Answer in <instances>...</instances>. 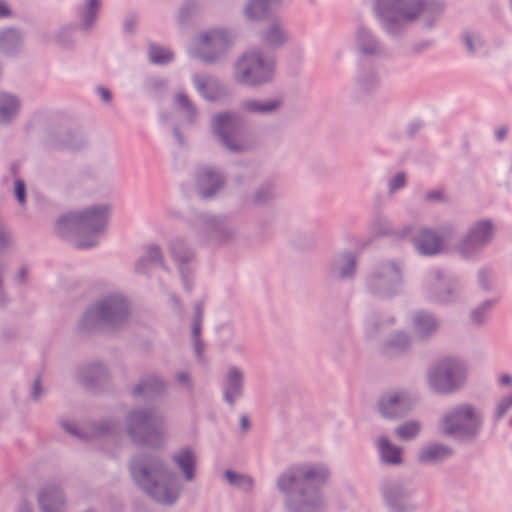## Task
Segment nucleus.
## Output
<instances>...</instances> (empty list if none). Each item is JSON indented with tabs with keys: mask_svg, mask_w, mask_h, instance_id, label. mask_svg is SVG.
Listing matches in <instances>:
<instances>
[{
	"mask_svg": "<svg viewBox=\"0 0 512 512\" xmlns=\"http://www.w3.org/2000/svg\"><path fill=\"white\" fill-rule=\"evenodd\" d=\"M444 0H373L372 10L383 32L399 40L413 24L431 30L444 13Z\"/></svg>",
	"mask_w": 512,
	"mask_h": 512,
	"instance_id": "nucleus-1",
	"label": "nucleus"
},
{
	"mask_svg": "<svg viewBox=\"0 0 512 512\" xmlns=\"http://www.w3.org/2000/svg\"><path fill=\"white\" fill-rule=\"evenodd\" d=\"M328 477L329 470L324 464H300L282 472L276 487L290 512H321V489Z\"/></svg>",
	"mask_w": 512,
	"mask_h": 512,
	"instance_id": "nucleus-2",
	"label": "nucleus"
},
{
	"mask_svg": "<svg viewBox=\"0 0 512 512\" xmlns=\"http://www.w3.org/2000/svg\"><path fill=\"white\" fill-rule=\"evenodd\" d=\"M129 473L133 482L161 505L172 506L182 493L177 474L156 454L144 452L133 456Z\"/></svg>",
	"mask_w": 512,
	"mask_h": 512,
	"instance_id": "nucleus-3",
	"label": "nucleus"
},
{
	"mask_svg": "<svg viewBox=\"0 0 512 512\" xmlns=\"http://www.w3.org/2000/svg\"><path fill=\"white\" fill-rule=\"evenodd\" d=\"M109 205H93L82 211L61 215L55 224L56 233L62 238L75 236L76 247L89 249L97 246L98 236L107 228Z\"/></svg>",
	"mask_w": 512,
	"mask_h": 512,
	"instance_id": "nucleus-4",
	"label": "nucleus"
},
{
	"mask_svg": "<svg viewBox=\"0 0 512 512\" xmlns=\"http://www.w3.org/2000/svg\"><path fill=\"white\" fill-rule=\"evenodd\" d=\"M130 319L128 299L119 293L104 295L90 304L79 318L76 330L89 333L101 330H116L124 327Z\"/></svg>",
	"mask_w": 512,
	"mask_h": 512,
	"instance_id": "nucleus-5",
	"label": "nucleus"
},
{
	"mask_svg": "<svg viewBox=\"0 0 512 512\" xmlns=\"http://www.w3.org/2000/svg\"><path fill=\"white\" fill-rule=\"evenodd\" d=\"M484 416L479 408L462 402L448 408L438 420L441 435L460 444L475 443L482 431Z\"/></svg>",
	"mask_w": 512,
	"mask_h": 512,
	"instance_id": "nucleus-6",
	"label": "nucleus"
},
{
	"mask_svg": "<svg viewBox=\"0 0 512 512\" xmlns=\"http://www.w3.org/2000/svg\"><path fill=\"white\" fill-rule=\"evenodd\" d=\"M125 430L134 445L160 449L164 443V416L155 407L133 408L125 417Z\"/></svg>",
	"mask_w": 512,
	"mask_h": 512,
	"instance_id": "nucleus-7",
	"label": "nucleus"
},
{
	"mask_svg": "<svg viewBox=\"0 0 512 512\" xmlns=\"http://www.w3.org/2000/svg\"><path fill=\"white\" fill-rule=\"evenodd\" d=\"M276 57L261 48L242 54L233 64L232 77L236 84L253 89L271 84L275 78Z\"/></svg>",
	"mask_w": 512,
	"mask_h": 512,
	"instance_id": "nucleus-8",
	"label": "nucleus"
},
{
	"mask_svg": "<svg viewBox=\"0 0 512 512\" xmlns=\"http://www.w3.org/2000/svg\"><path fill=\"white\" fill-rule=\"evenodd\" d=\"M468 377L467 364L456 357L436 361L428 370L429 388L441 395H451L464 388Z\"/></svg>",
	"mask_w": 512,
	"mask_h": 512,
	"instance_id": "nucleus-9",
	"label": "nucleus"
},
{
	"mask_svg": "<svg viewBox=\"0 0 512 512\" xmlns=\"http://www.w3.org/2000/svg\"><path fill=\"white\" fill-rule=\"evenodd\" d=\"M403 262L389 259L376 265L365 279L368 294L387 300L400 294L404 285Z\"/></svg>",
	"mask_w": 512,
	"mask_h": 512,
	"instance_id": "nucleus-10",
	"label": "nucleus"
},
{
	"mask_svg": "<svg viewBox=\"0 0 512 512\" xmlns=\"http://www.w3.org/2000/svg\"><path fill=\"white\" fill-rule=\"evenodd\" d=\"M190 226L197 231L200 238L217 245L230 244L238 235L237 226L227 215L199 212L190 220Z\"/></svg>",
	"mask_w": 512,
	"mask_h": 512,
	"instance_id": "nucleus-11",
	"label": "nucleus"
},
{
	"mask_svg": "<svg viewBox=\"0 0 512 512\" xmlns=\"http://www.w3.org/2000/svg\"><path fill=\"white\" fill-rule=\"evenodd\" d=\"M416 489L403 478L384 477L379 482V493L389 512H414L417 506L411 501Z\"/></svg>",
	"mask_w": 512,
	"mask_h": 512,
	"instance_id": "nucleus-12",
	"label": "nucleus"
},
{
	"mask_svg": "<svg viewBox=\"0 0 512 512\" xmlns=\"http://www.w3.org/2000/svg\"><path fill=\"white\" fill-rule=\"evenodd\" d=\"M496 228L491 219L483 218L472 223L456 245L457 252L465 259L478 255L494 240Z\"/></svg>",
	"mask_w": 512,
	"mask_h": 512,
	"instance_id": "nucleus-13",
	"label": "nucleus"
},
{
	"mask_svg": "<svg viewBox=\"0 0 512 512\" xmlns=\"http://www.w3.org/2000/svg\"><path fill=\"white\" fill-rule=\"evenodd\" d=\"M198 40L205 46V49H196L193 56L206 65L223 64L226 61L228 50L233 44L231 34L224 28L201 33Z\"/></svg>",
	"mask_w": 512,
	"mask_h": 512,
	"instance_id": "nucleus-14",
	"label": "nucleus"
},
{
	"mask_svg": "<svg viewBox=\"0 0 512 512\" xmlns=\"http://www.w3.org/2000/svg\"><path fill=\"white\" fill-rule=\"evenodd\" d=\"M245 126L246 120L238 112L226 111L217 113L211 119L212 131L218 138L219 143L233 153L242 152L244 146L235 142L230 135L241 132Z\"/></svg>",
	"mask_w": 512,
	"mask_h": 512,
	"instance_id": "nucleus-15",
	"label": "nucleus"
},
{
	"mask_svg": "<svg viewBox=\"0 0 512 512\" xmlns=\"http://www.w3.org/2000/svg\"><path fill=\"white\" fill-rule=\"evenodd\" d=\"M463 285L460 280L444 270L434 272V281L428 288L429 298L440 304H453L461 299Z\"/></svg>",
	"mask_w": 512,
	"mask_h": 512,
	"instance_id": "nucleus-16",
	"label": "nucleus"
},
{
	"mask_svg": "<svg viewBox=\"0 0 512 512\" xmlns=\"http://www.w3.org/2000/svg\"><path fill=\"white\" fill-rule=\"evenodd\" d=\"M355 49L361 57L373 59H388L390 53L383 40L370 27L360 23L355 28Z\"/></svg>",
	"mask_w": 512,
	"mask_h": 512,
	"instance_id": "nucleus-17",
	"label": "nucleus"
},
{
	"mask_svg": "<svg viewBox=\"0 0 512 512\" xmlns=\"http://www.w3.org/2000/svg\"><path fill=\"white\" fill-rule=\"evenodd\" d=\"M195 189L203 200L214 199L226 184V175L215 166H199L194 173Z\"/></svg>",
	"mask_w": 512,
	"mask_h": 512,
	"instance_id": "nucleus-18",
	"label": "nucleus"
},
{
	"mask_svg": "<svg viewBox=\"0 0 512 512\" xmlns=\"http://www.w3.org/2000/svg\"><path fill=\"white\" fill-rule=\"evenodd\" d=\"M414 402L405 391H389L382 394L377 402L379 414L387 420H398L410 413Z\"/></svg>",
	"mask_w": 512,
	"mask_h": 512,
	"instance_id": "nucleus-19",
	"label": "nucleus"
},
{
	"mask_svg": "<svg viewBox=\"0 0 512 512\" xmlns=\"http://www.w3.org/2000/svg\"><path fill=\"white\" fill-rule=\"evenodd\" d=\"M86 143L82 132L69 126H51L47 132L46 144L52 149L76 151L85 147Z\"/></svg>",
	"mask_w": 512,
	"mask_h": 512,
	"instance_id": "nucleus-20",
	"label": "nucleus"
},
{
	"mask_svg": "<svg viewBox=\"0 0 512 512\" xmlns=\"http://www.w3.org/2000/svg\"><path fill=\"white\" fill-rule=\"evenodd\" d=\"M169 252L173 260L178 264V270L181 276L183 288L190 293L192 291V275L190 269L186 266L195 257V252L190 247L187 241L181 237L176 236L169 241Z\"/></svg>",
	"mask_w": 512,
	"mask_h": 512,
	"instance_id": "nucleus-21",
	"label": "nucleus"
},
{
	"mask_svg": "<svg viewBox=\"0 0 512 512\" xmlns=\"http://www.w3.org/2000/svg\"><path fill=\"white\" fill-rule=\"evenodd\" d=\"M353 92L357 98L374 94L381 85V77L374 65L359 63L352 78Z\"/></svg>",
	"mask_w": 512,
	"mask_h": 512,
	"instance_id": "nucleus-22",
	"label": "nucleus"
},
{
	"mask_svg": "<svg viewBox=\"0 0 512 512\" xmlns=\"http://www.w3.org/2000/svg\"><path fill=\"white\" fill-rule=\"evenodd\" d=\"M358 258L355 252L343 250L330 261L327 275L334 281H351L357 273Z\"/></svg>",
	"mask_w": 512,
	"mask_h": 512,
	"instance_id": "nucleus-23",
	"label": "nucleus"
},
{
	"mask_svg": "<svg viewBox=\"0 0 512 512\" xmlns=\"http://www.w3.org/2000/svg\"><path fill=\"white\" fill-rule=\"evenodd\" d=\"M191 80L196 91L207 102H217L230 96L228 86L222 83L216 76L195 73L192 75Z\"/></svg>",
	"mask_w": 512,
	"mask_h": 512,
	"instance_id": "nucleus-24",
	"label": "nucleus"
},
{
	"mask_svg": "<svg viewBox=\"0 0 512 512\" xmlns=\"http://www.w3.org/2000/svg\"><path fill=\"white\" fill-rule=\"evenodd\" d=\"M244 394V372L237 366H230L222 381L223 400L233 407Z\"/></svg>",
	"mask_w": 512,
	"mask_h": 512,
	"instance_id": "nucleus-25",
	"label": "nucleus"
},
{
	"mask_svg": "<svg viewBox=\"0 0 512 512\" xmlns=\"http://www.w3.org/2000/svg\"><path fill=\"white\" fill-rule=\"evenodd\" d=\"M76 379L87 389H96L108 380L107 368L100 362H91L78 366Z\"/></svg>",
	"mask_w": 512,
	"mask_h": 512,
	"instance_id": "nucleus-26",
	"label": "nucleus"
},
{
	"mask_svg": "<svg viewBox=\"0 0 512 512\" xmlns=\"http://www.w3.org/2000/svg\"><path fill=\"white\" fill-rule=\"evenodd\" d=\"M261 42L271 49H279L290 40V34L284 22L279 18H273L266 27L259 32Z\"/></svg>",
	"mask_w": 512,
	"mask_h": 512,
	"instance_id": "nucleus-27",
	"label": "nucleus"
},
{
	"mask_svg": "<svg viewBox=\"0 0 512 512\" xmlns=\"http://www.w3.org/2000/svg\"><path fill=\"white\" fill-rule=\"evenodd\" d=\"M40 512H65L66 498L55 484L45 486L37 497Z\"/></svg>",
	"mask_w": 512,
	"mask_h": 512,
	"instance_id": "nucleus-28",
	"label": "nucleus"
},
{
	"mask_svg": "<svg viewBox=\"0 0 512 512\" xmlns=\"http://www.w3.org/2000/svg\"><path fill=\"white\" fill-rule=\"evenodd\" d=\"M412 328L415 339L427 341L436 334L439 320L429 311L418 310L413 315Z\"/></svg>",
	"mask_w": 512,
	"mask_h": 512,
	"instance_id": "nucleus-29",
	"label": "nucleus"
},
{
	"mask_svg": "<svg viewBox=\"0 0 512 512\" xmlns=\"http://www.w3.org/2000/svg\"><path fill=\"white\" fill-rule=\"evenodd\" d=\"M454 450L447 444L431 442L422 446L417 454V461L422 465H437L452 457Z\"/></svg>",
	"mask_w": 512,
	"mask_h": 512,
	"instance_id": "nucleus-30",
	"label": "nucleus"
},
{
	"mask_svg": "<svg viewBox=\"0 0 512 512\" xmlns=\"http://www.w3.org/2000/svg\"><path fill=\"white\" fill-rule=\"evenodd\" d=\"M283 0H247L243 16L250 21H262L277 11Z\"/></svg>",
	"mask_w": 512,
	"mask_h": 512,
	"instance_id": "nucleus-31",
	"label": "nucleus"
},
{
	"mask_svg": "<svg viewBox=\"0 0 512 512\" xmlns=\"http://www.w3.org/2000/svg\"><path fill=\"white\" fill-rule=\"evenodd\" d=\"M166 383L157 375L142 376L138 383L132 387L131 393L135 398L147 399L162 395L166 390Z\"/></svg>",
	"mask_w": 512,
	"mask_h": 512,
	"instance_id": "nucleus-32",
	"label": "nucleus"
},
{
	"mask_svg": "<svg viewBox=\"0 0 512 512\" xmlns=\"http://www.w3.org/2000/svg\"><path fill=\"white\" fill-rule=\"evenodd\" d=\"M413 244L422 255H435L443 249L441 236L428 228H422L418 231L413 238Z\"/></svg>",
	"mask_w": 512,
	"mask_h": 512,
	"instance_id": "nucleus-33",
	"label": "nucleus"
},
{
	"mask_svg": "<svg viewBox=\"0 0 512 512\" xmlns=\"http://www.w3.org/2000/svg\"><path fill=\"white\" fill-rule=\"evenodd\" d=\"M376 448L382 464L388 466H400L403 464L402 448L393 444L387 436L380 435L377 438Z\"/></svg>",
	"mask_w": 512,
	"mask_h": 512,
	"instance_id": "nucleus-34",
	"label": "nucleus"
},
{
	"mask_svg": "<svg viewBox=\"0 0 512 512\" xmlns=\"http://www.w3.org/2000/svg\"><path fill=\"white\" fill-rule=\"evenodd\" d=\"M284 107V99L276 97L266 100L247 99L242 103L244 111L257 115H274Z\"/></svg>",
	"mask_w": 512,
	"mask_h": 512,
	"instance_id": "nucleus-35",
	"label": "nucleus"
},
{
	"mask_svg": "<svg viewBox=\"0 0 512 512\" xmlns=\"http://www.w3.org/2000/svg\"><path fill=\"white\" fill-rule=\"evenodd\" d=\"M22 32L13 27H7L0 31V53L6 56H16L23 47Z\"/></svg>",
	"mask_w": 512,
	"mask_h": 512,
	"instance_id": "nucleus-36",
	"label": "nucleus"
},
{
	"mask_svg": "<svg viewBox=\"0 0 512 512\" xmlns=\"http://www.w3.org/2000/svg\"><path fill=\"white\" fill-rule=\"evenodd\" d=\"M412 338L404 331L392 333L382 345V354L387 357L401 355L411 347Z\"/></svg>",
	"mask_w": 512,
	"mask_h": 512,
	"instance_id": "nucleus-37",
	"label": "nucleus"
},
{
	"mask_svg": "<svg viewBox=\"0 0 512 512\" xmlns=\"http://www.w3.org/2000/svg\"><path fill=\"white\" fill-rule=\"evenodd\" d=\"M100 8V0H85L84 3L78 7L79 29L81 31L88 32L94 27L98 19Z\"/></svg>",
	"mask_w": 512,
	"mask_h": 512,
	"instance_id": "nucleus-38",
	"label": "nucleus"
},
{
	"mask_svg": "<svg viewBox=\"0 0 512 512\" xmlns=\"http://www.w3.org/2000/svg\"><path fill=\"white\" fill-rule=\"evenodd\" d=\"M172 460L183 472L185 481L191 482L195 478L196 457L194 451L186 447L172 456Z\"/></svg>",
	"mask_w": 512,
	"mask_h": 512,
	"instance_id": "nucleus-39",
	"label": "nucleus"
},
{
	"mask_svg": "<svg viewBox=\"0 0 512 512\" xmlns=\"http://www.w3.org/2000/svg\"><path fill=\"white\" fill-rule=\"evenodd\" d=\"M20 109L19 99L10 93H0V123L9 124L12 122Z\"/></svg>",
	"mask_w": 512,
	"mask_h": 512,
	"instance_id": "nucleus-40",
	"label": "nucleus"
},
{
	"mask_svg": "<svg viewBox=\"0 0 512 512\" xmlns=\"http://www.w3.org/2000/svg\"><path fill=\"white\" fill-rule=\"evenodd\" d=\"M11 234L0 222V250L10 244ZM6 273V265L0 261V308H5L10 298L4 287V275Z\"/></svg>",
	"mask_w": 512,
	"mask_h": 512,
	"instance_id": "nucleus-41",
	"label": "nucleus"
},
{
	"mask_svg": "<svg viewBox=\"0 0 512 512\" xmlns=\"http://www.w3.org/2000/svg\"><path fill=\"white\" fill-rule=\"evenodd\" d=\"M148 60L155 65H166L174 60V53L167 47L149 41Z\"/></svg>",
	"mask_w": 512,
	"mask_h": 512,
	"instance_id": "nucleus-42",
	"label": "nucleus"
},
{
	"mask_svg": "<svg viewBox=\"0 0 512 512\" xmlns=\"http://www.w3.org/2000/svg\"><path fill=\"white\" fill-rule=\"evenodd\" d=\"M275 185L272 182H264L257 187L252 195L251 202L255 206H266L275 199Z\"/></svg>",
	"mask_w": 512,
	"mask_h": 512,
	"instance_id": "nucleus-43",
	"label": "nucleus"
},
{
	"mask_svg": "<svg viewBox=\"0 0 512 512\" xmlns=\"http://www.w3.org/2000/svg\"><path fill=\"white\" fill-rule=\"evenodd\" d=\"M395 318L384 317L378 313H373L366 321V334L370 338L376 337L385 327L392 326Z\"/></svg>",
	"mask_w": 512,
	"mask_h": 512,
	"instance_id": "nucleus-44",
	"label": "nucleus"
},
{
	"mask_svg": "<svg viewBox=\"0 0 512 512\" xmlns=\"http://www.w3.org/2000/svg\"><path fill=\"white\" fill-rule=\"evenodd\" d=\"M422 425L417 420H409L405 421L402 424L398 425L394 429V434L403 441H411L415 439L420 431H421Z\"/></svg>",
	"mask_w": 512,
	"mask_h": 512,
	"instance_id": "nucleus-45",
	"label": "nucleus"
},
{
	"mask_svg": "<svg viewBox=\"0 0 512 512\" xmlns=\"http://www.w3.org/2000/svg\"><path fill=\"white\" fill-rule=\"evenodd\" d=\"M496 303L495 299L485 300L480 303L477 307H475L471 313L470 318L471 321L476 325H482L488 319L494 305Z\"/></svg>",
	"mask_w": 512,
	"mask_h": 512,
	"instance_id": "nucleus-46",
	"label": "nucleus"
},
{
	"mask_svg": "<svg viewBox=\"0 0 512 512\" xmlns=\"http://www.w3.org/2000/svg\"><path fill=\"white\" fill-rule=\"evenodd\" d=\"M119 423L116 420L105 419L95 422L92 425V436L93 437H104L111 436L118 430Z\"/></svg>",
	"mask_w": 512,
	"mask_h": 512,
	"instance_id": "nucleus-47",
	"label": "nucleus"
},
{
	"mask_svg": "<svg viewBox=\"0 0 512 512\" xmlns=\"http://www.w3.org/2000/svg\"><path fill=\"white\" fill-rule=\"evenodd\" d=\"M168 81L161 77H152L145 81L144 90L145 92L154 97L160 98L166 91Z\"/></svg>",
	"mask_w": 512,
	"mask_h": 512,
	"instance_id": "nucleus-48",
	"label": "nucleus"
},
{
	"mask_svg": "<svg viewBox=\"0 0 512 512\" xmlns=\"http://www.w3.org/2000/svg\"><path fill=\"white\" fill-rule=\"evenodd\" d=\"M147 261L152 265H157L161 267L165 271H169L168 267L164 262V257L162 250L159 245L152 244L147 247L146 253L144 255Z\"/></svg>",
	"mask_w": 512,
	"mask_h": 512,
	"instance_id": "nucleus-49",
	"label": "nucleus"
},
{
	"mask_svg": "<svg viewBox=\"0 0 512 512\" xmlns=\"http://www.w3.org/2000/svg\"><path fill=\"white\" fill-rule=\"evenodd\" d=\"M224 477L233 486L242 487L244 489H250L253 486L252 478L232 470H226Z\"/></svg>",
	"mask_w": 512,
	"mask_h": 512,
	"instance_id": "nucleus-50",
	"label": "nucleus"
},
{
	"mask_svg": "<svg viewBox=\"0 0 512 512\" xmlns=\"http://www.w3.org/2000/svg\"><path fill=\"white\" fill-rule=\"evenodd\" d=\"M461 38L470 54H475L483 48L484 42L479 34L465 32Z\"/></svg>",
	"mask_w": 512,
	"mask_h": 512,
	"instance_id": "nucleus-51",
	"label": "nucleus"
},
{
	"mask_svg": "<svg viewBox=\"0 0 512 512\" xmlns=\"http://www.w3.org/2000/svg\"><path fill=\"white\" fill-rule=\"evenodd\" d=\"M175 103L182 110L187 113L188 119L193 121L196 117L197 111L194 104L189 99L188 95L185 92H178L175 96Z\"/></svg>",
	"mask_w": 512,
	"mask_h": 512,
	"instance_id": "nucleus-52",
	"label": "nucleus"
},
{
	"mask_svg": "<svg viewBox=\"0 0 512 512\" xmlns=\"http://www.w3.org/2000/svg\"><path fill=\"white\" fill-rule=\"evenodd\" d=\"M373 233L379 236L391 235L393 227L390 221L385 216H376L372 223Z\"/></svg>",
	"mask_w": 512,
	"mask_h": 512,
	"instance_id": "nucleus-53",
	"label": "nucleus"
},
{
	"mask_svg": "<svg viewBox=\"0 0 512 512\" xmlns=\"http://www.w3.org/2000/svg\"><path fill=\"white\" fill-rule=\"evenodd\" d=\"M55 41L58 45L63 48H69L72 46L73 40V28L71 26H64L59 29L55 35Z\"/></svg>",
	"mask_w": 512,
	"mask_h": 512,
	"instance_id": "nucleus-54",
	"label": "nucleus"
},
{
	"mask_svg": "<svg viewBox=\"0 0 512 512\" xmlns=\"http://www.w3.org/2000/svg\"><path fill=\"white\" fill-rule=\"evenodd\" d=\"M197 11L198 3L195 0H187L180 8L179 22L186 23Z\"/></svg>",
	"mask_w": 512,
	"mask_h": 512,
	"instance_id": "nucleus-55",
	"label": "nucleus"
},
{
	"mask_svg": "<svg viewBox=\"0 0 512 512\" xmlns=\"http://www.w3.org/2000/svg\"><path fill=\"white\" fill-rule=\"evenodd\" d=\"M407 177L403 171L397 172L388 182V194L393 195L400 189L406 186Z\"/></svg>",
	"mask_w": 512,
	"mask_h": 512,
	"instance_id": "nucleus-56",
	"label": "nucleus"
},
{
	"mask_svg": "<svg viewBox=\"0 0 512 512\" xmlns=\"http://www.w3.org/2000/svg\"><path fill=\"white\" fill-rule=\"evenodd\" d=\"M493 271L489 268H481L477 273L478 284L483 291L492 289Z\"/></svg>",
	"mask_w": 512,
	"mask_h": 512,
	"instance_id": "nucleus-57",
	"label": "nucleus"
},
{
	"mask_svg": "<svg viewBox=\"0 0 512 512\" xmlns=\"http://www.w3.org/2000/svg\"><path fill=\"white\" fill-rule=\"evenodd\" d=\"M511 407H512V394L507 397L502 398L499 401V403L497 404L495 414H494L495 420H499V419L503 418L506 415V413L510 410Z\"/></svg>",
	"mask_w": 512,
	"mask_h": 512,
	"instance_id": "nucleus-58",
	"label": "nucleus"
},
{
	"mask_svg": "<svg viewBox=\"0 0 512 512\" xmlns=\"http://www.w3.org/2000/svg\"><path fill=\"white\" fill-rule=\"evenodd\" d=\"M44 395V389L42 387V382L40 376H37L34 379L31 391H30V399L33 402H39Z\"/></svg>",
	"mask_w": 512,
	"mask_h": 512,
	"instance_id": "nucleus-59",
	"label": "nucleus"
},
{
	"mask_svg": "<svg viewBox=\"0 0 512 512\" xmlns=\"http://www.w3.org/2000/svg\"><path fill=\"white\" fill-rule=\"evenodd\" d=\"M14 194L19 204L23 205L26 201V185L21 179L15 180Z\"/></svg>",
	"mask_w": 512,
	"mask_h": 512,
	"instance_id": "nucleus-60",
	"label": "nucleus"
},
{
	"mask_svg": "<svg viewBox=\"0 0 512 512\" xmlns=\"http://www.w3.org/2000/svg\"><path fill=\"white\" fill-rule=\"evenodd\" d=\"M136 24H137L136 15H134V14L127 15L123 21L124 33L132 35L135 31Z\"/></svg>",
	"mask_w": 512,
	"mask_h": 512,
	"instance_id": "nucleus-61",
	"label": "nucleus"
},
{
	"mask_svg": "<svg viewBox=\"0 0 512 512\" xmlns=\"http://www.w3.org/2000/svg\"><path fill=\"white\" fill-rule=\"evenodd\" d=\"M61 427L70 435L78 437V438H84V435L79 432V430L68 421L62 420L60 422Z\"/></svg>",
	"mask_w": 512,
	"mask_h": 512,
	"instance_id": "nucleus-62",
	"label": "nucleus"
},
{
	"mask_svg": "<svg viewBox=\"0 0 512 512\" xmlns=\"http://www.w3.org/2000/svg\"><path fill=\"white\" fill-rule=\"evenodd\" d=\"M175 379L177 380L178 383L187 386L189 389H191L193 386L190 374L188 372H185V371L178 372L175 375Z\"/></svg>",
	"mask_w": 512,
	"mask_h": 512,
	"instance_id": "nucleus-63",
	"label": "nucleus"
},
{
	"mask_svg": "<svg viewBox=\"0 0 512 512\" xmlns=\"http://www.w3.org/2000/svg\"><path fill=\"white\" fill-rule=\"evenodd\" d=\"M425 200L434 201V202H443V201H445V196L439 190H432L425 194Z\"/></svg>",
	"mask_w": 512,
	"mask_h": 512,
	"instance_id": "nucleus-64",
	"label": "nucleus"
}]
</instances>
